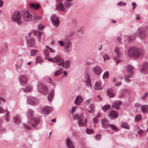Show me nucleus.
I'll list each match as a JSON object with an SVG mask.
<instances>
[{
  "instance_id": "1",
  "label": "nucleus",
  "mask_w": 148,
  "mask_h": 148,
  "mask_svg": "<svg viewBox=\"0 0 148 148\" xmlns=\"http://www.w3.org/2000/svg\"><path fill=\"white\" fill-rule=\"evenodd\" d=\"M128 54L130 57L133 56L134 57H139L143 55L142 51L139 50L137 48L133 47L130 48L128 50Z\"/></svg>"
},
{
  "instance_id": "2",
  "label": "nucleus",
  "mask_w": 148,
  "mask_h": 148,
  "mask_svg": "<svg viewBox=\"0 0 148 148\" xmlns=\"http://www.w3.org/2000/svg\"><path fill=\"white\" fill-rule=\"evenodd\" d=\"M101 125L102 127L105 129H107L110 127L112 130L116 132L119 131L118 129L115 125L112 124H109L106 119H102L101 120Z\"/></svg>"
},
{
  "instance_id": "3",
  "label": "nucleus",
  "mask_w": 148,
  "mask_h": 148,
  "mask_svg": "<svg viewBox=\"0 0 148 148\" xmlns=\"http://www.w3.org/2000/svg\"><path fill=\"white\" fill-rule=\"evenodd\" d=\"M21 16L20 13L18 11L15 12L12 16V20L17 23L18 25H20L22 23L21 21Z\"/></svg>"
},
{
  "instance_id": "4",
  "label": "nucleus",
  "mask_w": 148,
  "mask_h": 148,
  "mask_svg": "<svg viewBox=\"0 0 148 148\" xmlns=\"http://www.w3.org/2000/svg\"><path fill=\"white\" fill-rule=\"evenodd\" d=\"M22 14L23 20L25 21L30 22L32 20V16L27 10H23Z\"/></svg>"
},
{
  "instance_id": "5",
  "label": "nucleus",
  "mask_w": 148,
  "mask_h": 148,
  "mask_svg": "<svg viewBox=\"0 0 148 148\" xmlns=\"http://www.w3.org/2000/svg\"><path fill=\"white\" fill-rule=\"evenodd\" d=\"M39 119V118H34L31 120V121L28 122L27 125H25V128L27 130L31 129V126L33 127H35L38 123Z\"/></svg>"
},
{
  "instance_id": "6",
  "label": "nucleus",
  "mask_w": 148,
  "mask_h": 148,
  "mask_svg": "<svg viewBox=\"0 0 148 148\" xmlns=\"http://www.w3.org/2000/svg\"><path fill=\"white\" fill-rule=\"evenodd\" d=\"M50 57H49L47 58L49 61L54 62H56L58 63V65L62 64L63 62L64 61L63 59L59 56H57L53 58H50Z\"/></svg>"
},
{
  "instance_id": "7",
  "label": "nucleus",
  "mask_w": 148,
  "mask_h": 148,
  "mask_svg": "<svg viewBox=\"0 0 148 148\" xmlns=\"http://www.w3.org/2000/svg\"><path fill=\"white\" fill-rule=\"evenodd\" d=\"M38 91L41 93L46 94L48 92L49 90L45 85L41 83H39L38 84Z\"/></svg>"
},
{
  "instance_id": "8",
  "label": "nucleus",
  "mask_w": 148,
  "mask_h": 148,
  "mask_svg": "<svg viewBox=\"0 0 148 148\" xmlns=\"http://www.w3.org/2000/svg\"><path fill=\"white\" fill-rule=\"evenodd\" d=\"M46 48H47V49L44 51L45 56H48L49 55H50V56L49 57H50V58H51V57L53 56L55 51L47 46H46Z\"/></svg>"
},
{
  "instance_id": "9",
  "label": "nucleus",
  "mask_w": 148,
  "mask_h": 148,
  "mask_svg": "<svg viewBox=\"0 0 148 148\" xmlns=\"http://www.w3.org/2000/svg\"><path fill=\"white\" fill-rule=\"evenodd\" d=\"M51 19L52 21V23L55 27H57L59 24V21L58 17L55 14H52L51 17Z\"/></svg>"
},
{
  "instance_id": "10",
  "label": "nucleus",
  "mask_w": 148,
  "mask_h": 148,
  "mask_svg": "<svg viewBox=\"0 0 148 148\" xmlns=\"http://www.w3.org/2000/svg\"><path fill=\"white\" fill-rule=\"evenodd\" d=\"M73 118L77 119L79 120L78 123L79 126H82V124H84L86 121V119L85 121H84V117L82 114L80 116H78L77 114H76L73 116Z\"/></svg>"
},
{
  "instance_id": "11",
  "label": "nucleus",
  "mask_w": 148,
  "mask_h": 148,
  "mask_svg": "<svg viewBox=\"0 0 148 148\" xmlns=\"http://www.w3.org/2000/svg\"><path fill=\"white\" fill-rule=\"evenodd\" d=\"M114 51L116 53L117 56L114 57V59L116 62V64H117L119 62V60L118 58L120 57L121 55V53L120 52V49L119 48L115 47L114 49Z\"/></svg>"
},
{
  "instance_id": "12",
  "label": "nucleus",
  "mask_w": 148,
  "mask_h": 148,
  "mask_svg": "<svg viewBox=\"0 0 148 148\" xmlns=\"http://www.w3.org/2000/svg\"><path fill=\"white\" fill-rule=\"evenodd\" d=\"M19 80L21 84L23 86H24L27 84L28 79L26 75H22L20 76Z\"/></svg>"
},
{
  "instance_id": "13",
  "label": "nucleus",
  "mask_w": 148,
  "mask_h": 148,
  "mask_svg": "<svg viewBox=\"0 0 148 148\" xmlns=\"http://www.w3.org/2000/svg\"><path fill=\"white\" fill-rule=\"evenodd\" d=\"M28 103L33 105H36L39 103L38 100L33 97H29L28 98Z\"/></svg>"
},
{
  "instance_id": "14",
  "label": "nucleus",
  "mask_w": 148,
  "mask_h": 148,
  "mask_svg": "<svg viewBox=\"0 0 148 148\" xmlns=\"http://www.w3.org/2000/svg\"><path fill=\"white\" fill-rule=\"evenodd\" d=\"M83 81L85 83L86 86L87 87H89L90 86V88L91 89V82L89 78V75L88 74H86L85 75V78L83 80Z\"/></svg>"
},
{
  "instance_id": "15",
  "label": "nucleus",
  "mask_w": 148,
  "mask_h": 148,
  "mask_svg": "<svg viewBox=\"0 0 148 148\" xmlns=\"http://www.w3.org/2000/svg\"><path fill=\"white\" fill-rule=\"evenodd\" d=\"M56 8L57 10L62 12H65L66 10L63 5L61 2L56 5Z\"/></svg>"
},
{
  "instance_id": "16",
  "label": "nucleus",
  "mask_w": 148,
  "mask_h": 148,
  "mask_svg": "<svg viewBox=\"0 0 148 148\" xmlns=\"http://www.w3.org/2000/svg\"><path fill=\"white\" fill-rule=\"evenodd\" d=\"M92 71L95 74L99 75L102 71L101 68L99 66H95L92 68Z\"/></svg>"
},
{
  "instance_id": "17",
  "label": "nucleus",
  "mask_w": 148,
  "mask_h": 148,
  "mask_svg": "<svg viewBox=\"0 0 148 148\" xmlns=\"http://www.w3.org/2000/svg\"><path fill=\"white\" fill-rule=\"evenodd\" d=\"M65 49L66 51L69 52L71 51L72 47L71 42L69 41H67L65 42Z\"/></svg>"
},
{
  "instance_id": "18",
  "label": "nucleus",
  "mask_w": 148,
  "mask_h": 148,
  "mask_svg": "<svg viewBox=\"0 0 148 148\" xmlns=\"http://www.w3.org/2000/svg\"><path fill=\"white\" fill-rule=\"evenodd\" d=\"M52 110V109L51 107L47 106L44 108L42 109V111L43 114H48L50 113Z\"/></svg>"
},
{
  "instance_id": "19",
  "label": "nucleus",
  "mask_w": 148,
  "mask_h": 148,
  "mask_svg": "<svg viewBox=\"0 0 148 148\" xmlns=\"http://www.w3.org/2000/svg\"><path fill=\"white\" fill-rule=\"evenodd\" d=\"M108 115L111 118H114L117 117L119 114L117 111L112 110L109 112Z\"/></svg>"
},
{
  "instance_id": "20",
  "label": "nucleus",
  "mask_w": 148,
  "mask_h": 148,
  "mask_svg": "<svg viewBox=\"0 0 148 148\" xmlns=\"http://www.w3.org/2000/svg\"><path fill=\"white\" fill-rule=\"evenodd\" d=\"M29 6L31 9L36 10L39 8L40 7V5L38 3H31L29 4Z\"/></svg>"
},
{
  "instance_id": "21",
  "label": "nucleus",
  "mask_w": 148,
  "mask_h": 148,
  "mask_svg": "<svg viewBox=\"0 0 148 148\" xmlns=\"http://www.w3.org/2000/svg\"><path fill=\"white\" fill-rule=\"evenodd\" d=\"M121 104L120 101H115L114 102L112 106V108H114L116 110H118Z\"/></svg>"
},
{
  "instance_id": "22",
  "label": "nucleus",
  "mask_w": 148,
  "mask_h": 148,
  "mask_svg": "<svg viewBox=\"0 0 148 148\" xmlns=\"http://www.w3.org/2000/svg\"><path fill=\"white\" fill-rule=\"evenodd\" d=\"M83 100V99L82 97L81 96H78L76 97L75 100V103L77 105H79L82 102Z\"/></svg>"
},
{
  "instance_id": "23",
  "label": "nucleus",
  "mask_w": 148,
  "mask_h": 148,
  "mask_svg": "<svg viewBox=\"0 0 148 148\" xmlns=\"http://www.w3.org/2000/svg\"><path fill=\"white\" fill-rule=\"evenodd\" d=\"M54 91L53 90H51L48 96V99L49 102H51L54 98Z\"/></svg>"
},
{
  "instance_id": "24",
  "label": "nucleus",
  "mask_w": 148,
  "mask_h": 148,
  "mask_svg": "<svg viewBox=\"0 0 148 148\" xmlns=\"http://www.w3.org/2000/svg\"><path fill=\"white\" fill-rule=\"evenodd\" d=\"M27 45L31 47H33L35 45V42L34 39L32 38H31L27 41Z\"/></svg>"
},
{
  "instance_id": "25",
  "label": "nucleus",
  "mask_w": 148,
  "mask_h": 148,
  "mask_svg": "<svg viewBox=\"0 0 148 148\" xmlns=\"http://www.w3.org/2000/svg\"><path fill=\"white\" fill-rule=\"evenodd\" d=\"M70 63V61L67 60L65 62V63L64 62V61H63L62 64L60 65L62 66L65 69H67L69 67Z\"/></svg>"
},
{
  "instance_id": "26",
  "label": "nucleus",
  "mask_w": 148,
  "mask_h": 148,
  "mask_svg": "<svg viewBox=\"0 0 148 148\" xmlns=\"http://www.w3.org/2000/svg\"><path fill=\"white\" fill-rule=\"evenodd\" d=\"M66 141L67 145L69 148H74V146L70 140V138H67Z\"/></svg>"
},
{
  "instance_id": "27",
  "label": "nucleus",
  "mask_w": 148,
  "mask_h": 148,
  "mask_svg": "<svg viewBox=\"0 0 148 148\" xmlns=\"http://www.w3.org/2000/svg\"><path fill=\"white\" fill-rule=\"evenodd\" d=\"M142 112L144 113L148 112V105H145L141 107Z\"/></svg>"
},
{
  "instance_id": "28",
  "label": "nucleus",
  "mask_w": 148,
  "mask_h": 148,
  "mask_svg": "<svg viewBox=\"0 0 148 148\" xmlns=\"http://www.w3.org/2000/svg\"><path fill=\"white\" fill-rule=\"evenodd\" d=\"M142 71L148 72V63H147L145 62L143 63Z\"/></svg>"
},
{
  "instance_id": "29",
  "label": "nucleus",
  "mask_w": 148,
  "mask_h": 148,
  "mask_svg": "<svg viewBox=\"0 0 148 148\" xmlns=\"http://www.w3.org/2000/svg\"><path fill=\"white\" fill-rule=\"evenodd\" d=\"M95 106L94 104H91L90 105L89 107V109L87 111L90 113H92L95 110Z\"/></svg>"
},
{
  "instance_id": "30",
  "label": "nucleus",
  "mask_w": 148,
  "mask_h": 148,
  "mask_svg": "<svg viewBox=\"0 0 148 148\" xmlns=\"http://www.w3.org/2000/svg\"><path fill=\"white\" fill-rule=\"evenodd\" d=\"M127 70L128 72L130 73H132L133 72L134 67L130 65H127L126 66Z\"/></svg>"
},
{
  "instance_id": "31",
  "label": "nucleus",
  "mask_w": 148,
  "mask_h": 148,
  "mask_svg": "<svg viewBox=\"0 0 148 148\" xmlns=\"http://www.w3.org/2000/svg\"><path fill=\"white\" fill-rule=\"evenodd\" d=\"M73 3L71 2H70L68 1H66L64 2V5L65 7L68 9L70 8L72 5Z\"/></svg>"
},
{
  "instance_id": "32",
  "label": "nucleus",
  "mask_w": 148,
  "mask_h": 148,
  "mask_svg": "<svg viewBox=\"0 0 148 148\" xmlns=\"http://www.w3.org/2000/svg\"><path fill=\"white\" fill-rule=\"evenodd\" d=\"M139 31L140 37L142 39H145V36L144 31L141 29H139Z\"/></svg>"
},
{
  "instance_id": "33",
  "label": "nucleus",
  "mask_w": 148,
  "mask_h": 148,
  "mask_svg": "<svg viewBox=\"0 0 148 148\" xmlns=\"http://www.w3.org/2000/svg\"><path fill=\"white\" fill-rule=\"evenodd\" d=\"M107 94L110 97H112L114 96V94L113 93V90L111 89H108L107 90Z\"/></svg>"
},
{
  "instance_id": "34",
  "label": "nucleus",
  "mask_w": 148,
  "mask_h": 148,
  "mask_svg": "<svg viewBox=\"0 0 148 148\" xmlns=\"http://www.w3.org/2000/svg\"><path fill=\"white\" fill-rule=\"evenodd\" d=\"M14 121L16 124H19L21 122L20 119L18 116L14 117Z\"/></svg>"
},
{
  "instance_id": "35",
  "label": "nucleus",
  "mask_w": 148,
  "mask_h": 148,
  "mask_svg": "<svg viewBox=\"0 0 148 148\" xmlns=\"http://www.w3.org/2000/svg\"><path fill=\"white\" fill-rule=\"evenodd\" d=\"M33 21L35 23H36L42 19V17L36 16H34L33 17Z\"/></svg>"
},
{
  "instance_id": "36",
  "label": "nucleus",
  "mask_w": 148,
  "mask_h": 148,
  "mask_svg": "<svg viewBox=\"0 0 148 148\" xmlns=\"http://www.w3.org/2000/svg\"><path fill=\"white\" fill-rule=\"evenodd\" d=\"M95 89V90H97L100 89H101V87L100 85V83L99 82H97L95 84L94 86Z\"/></svg>"
},
{
  "instance_id": "37",
  "label": "nucleus",
  "mask_w": 148,
  "mask_h": 148,
  "mask_svg": "<svg viewBox=\"0 0 148 148\" xmlns=\"http://www.w3.org/2000/svg\"><path fill=\"white\" fill-rule=\"evenodd\" d=\"M32 87L31 86H27L25 89H23V91L25 92H29L32 91Z\"/></svg>"
},
{
  "instance_id": "38",
  "label": "nucleus",
  "mask_w": 148,
  "mask_h": 148,
  "mask_svg": "<svg viewBox=\"0 0 148 148\" xmlns=\"http://www.w3.org/2000/svg\"><path fill=\"white\" fill-rule=\"evenodd\" d=\"M34 34L36 35H37L38 36V39L39 41L40 42V37L42 34V32L40 31H34Z\"/></svg>"
},
{
  "instance_id": "39",
  "label": "nucleus",
  "mask_w": 148,
  "mask_h": 148,
  "mask_svg": "<svg viewBox=\"0 0 148 148\" xmlns=\"http://www.w3.org/2000/svg\"><path fill=\"white\" fill-rule=\"evenodd\" d=\"M36 63H41L43 62V60L41 58L40 56H38L36 58Z\"/></svg>"
},
{
  "instance_id": "40",
  "label": "nucleus",
  "mask_w": 148,
  "mask_h": 148,
  "mask_svg": "<svg viewBox=\"0 0 148 148\" xmlns=\"http://www.w3.org/2000/svg\"><path fill=\"white\" fill-rule=\"evenodd\" d=\"M110 107V105L109 104L105 105L102 107V110L104 111L108 110Z\"/></svg>"
},
{
  "instance_id": "41",
  "label": "nucleus",
  "mask_w": 148,
  "mask_h": 148,
  "mask_svg": "<svg viewBox=\"0 0 148 148\" xmlns=\"http://www.w3.org/2000/svg\"><path fill=\"white\" fill-rule=\"evenodd\" d=\"M38 51V50L34 49L30 51V53L31 56H35Z\"/></svg>"
},
{
  "instance_id": "42",
  "label": "nucleus",
  "mask_w": 148,
  "mask_h": 148,
  "mask_svg": "<svg viewBox=\"0 0 148 148\" xmlns=\"http://www.w3.org/2000/svg\"><path fill=\"white\" fill-rule=\"evenodd\" d=\"M121 126L124 128L129 129V126L127 124V123H123L121 124Z\"/></svg>"
},
{
  "instance_id": "43",
  "label": "nucleus",
  "mask_w": 148,
  "mask_h": 148,
  "mask_svg": "<svg viewBox=\"0 0 148 148\" xmlns=\"http://www.w3.org/2000/svg\"><path fill=\"white\" fill-rule=\"evenodd\" d=\"M62 71V69L61 68L59 69L58 71H57L55 73V77H57L60 74Z\"/></svg>"
},
{
  "instance_id": "44",
  "label": "nucleus",
  "mask_w": 148,
  "mask_h": 148,
  "mask_svg": "<svg viewBox=\"0 0 148 148\" xmlns=\"http://www.w3.org/2000/svg\"><path fill=\"white\" fill-rule=\"evenodd\" d=\"M141 119V116L140 115H138L135 117V121L136 122H139Z\"/></svg>"
},
{
  "instance_id": "45",
  "label": "nucleus",
  "mask_w": 148,
  "mask_h": 148,
  "mask_svg": "<svg viewBox=\"0 0 148 148\" xmlns=\"http://www.w3.org/2000/svg\"><path fill=\"white\" fill-rule=\"evenodd\" d=\"M86 132L88 134H91L94 133V132L92 130L90 129H87Z\"/></svg>"
},
{
  "instance_id": "46",
  "label": "nucleus",
  "mask_w": 148,
  "mask_h": 148,
  "mask_svg": "<svg viewBox=\"0 0 148 148\" xmlns=\"http://www.w3.org/2000/svg\"><path fill=\"white\" fill-rule=\"evenodd\" d=\"M109 76V73L108 71H106L103 74V79H104L107 78Z\"/></svg>"
},
{
  "instance_id": "47",
  "label": "nucleus",
  "mask_w": 148,
  "mask_h": 148,
  "mask_svg": "<svg viewBox=\"0 0 148 148\" xmlns=\"http://www.w3.org/2000/svg\"><path fill=\"white\" fill-rule=\"evenodd\" d=\"M131 77V75H129L128 76H125L124 78L125 81L127 82H129L130 81V80L129 79Z\"/></svg>"
},
{
  "instance_id": "48",
  "label": "nucleus",
  "mask_w": 148,
  "mask_h": 148,
  "mask_svg": "<svg viewBox=\"0 0 148 148\" xmlns=\"http://www.w3.org/2000/svg\"><path fill=\"white\" fill-rule=\"evenodd\" d=\"M138 133L140 136H144L145 135V132L142 130H140L138 131Z\"/></svg>"
},
{
  "instance_id": "49",
  "label": "nucleus",
  "mask_w": 148,
  "mask_h": 148,
  "mask_svg": "<svg viewBox=\"0 0 148 148\" xmlns=\"http://www.w3.org/2000/svg\"><path fill=\"white\" fill-rule=\"evenodd\" d=\"M126 5L125 3H124L122 1H120L117 3V5L121 6H125Z\"/></svg>"
},
{
  "instance_id": "50",
  "label": "nucleus",
  "mask_w": 148,
  "mask_h": 148,
  "mask_svg": "<svg viewBox=\"0 0 148 148\" xmlns=\"http://www.w3.org/2000/svg\"><path fill=\"white\" fill-rule=\"evenodd\" d=\"M148 95V92L145 93L144 95L142 97V99L143 100H145L146 98L147 97Z\"/></svg>"
},
{
  "instance_id": "51",
  "label": "nucleus",
  "mask_w": 148,
  "mask_h": 148,
  "mask_svg": "<svg viewBox=\"0 0 148 148\" xmlns=\"http://www.w3.org/2000/svg\"><path fill=\"white\" fill-rule=\"evenodd\" d=\"M95 138L96 140H99L101 138V135L100 134L97 135L95 136Z\"/></svg>"
},
{
  "instance_id": "52",
  "label": "nucleus",
  "mask_w": 148,
  "mask_h": 148,
  "mask_svg": "<svg viewBox=\"0 0 148 148\" xmlns=\"http://www.w3.org/2000/svg\"><path fill=\"white\" fill-rule=\"evenodd\" d=\"M103 58L104 59L105 61L106 60L108 59L109 58L108 56L107 55H104L103 57Z\"/></svg>"
},
{
  "instance_id": "53",
  "label": "nucleus",
  "mask_w": 148,
  "mask_h": 148,
  "mask_svg": "<svg viewBox=\"0 0 148 148\" xmlns=\"http://www.w3.org/2000/svg\"><path fill=\"white\" fill-rule=\"evenodd\" d=\"M93 121L95 123H97L98 122V120L96 117H94L93 119Z\"/></svg>"
},
{
  "instance_id": "54",
  "label": "nucleus",
  "mask_w": 148,
  "mask_h": 148,
  "mask_svg": "<svg viewBox=\"0 0 148 148\" xmlns=\"http://www.w3.org/2000/svg\"><path fill=\"white\" fill-rule=\"evenodd\" d=\"M58 42L61 46H63L64 45V43L62 41H58Z\"/></svg>"
},
{
  "instance_id": "55",
  "label": "nucleus",
  "mask_w": 148,
  "mask_h": 148,
  "mask_svg": "<svg viewBox=\"0 0 148 148\" xmlns=\"http://www.w3.org/2000/svg\"><path fill=\"white\" fill-rule=\"evenodd\" d=\"M38 28L39 29L42 30L43 29L44 27L40 25H39L38 26Z\"/></svg>"
},
{
  "instance_id": "56",
  "label": "nucleus",
  "mask_w": 148,
  "mask_h": 148,
  "mask_svg": "<svg viewBox=\"0 0 148 148\" xmlns=\"http://www.w3.org/2000/svg\"><path fill=\"white\" fill-rule=\"evenodd\" d=\"M132 5L133 6V7L132 8V9L134 10L136 6V4L135 2H132Z\"/></svg>"
},
{
  "instance_id": "57",
  "label": "nucleus",
  "mask_w": 148,
  "mask_h": 148,
  "mask_svg": "<svg viewBox=\"0 0 148 148\" xmlns=\"http://www.w3.org/2000/svg\"><path fill=\"white\" fill-rule=\"evenodd\" d=\"M91 99H88L86 100L85 102V103L87 105H88L90 102Z\"/></svg>"
},
{
  "instance_id": "58",
  "label": "nucleus",
  "mask_w": 148,
  "mask_h": 148,
  "mask_svg": "<svg viewBox=\"0 0 148 148\" xmlns=\"http://www.w3.org/2000/svg\"><path fill=\"white\" fill-rule=\"evenodd\" d=\"M75 107H73L72 108L71 111H72V114H73V112H74L75 111Z\"/></svg>"
},
{
  "instance_id": "59",
  "label": "nucleus",
  "mask_w": 148,
  "mask_h": 148,
  "mask_svg": "<svg viewBox=\"0 0 148 148\" xmlns=\"http://www.w3.org/2000/svg\"><path fill=\"white\" fill-rule=\"evenodd\" d=\"M129 41H131L133 39H134V36H132L129 37Z\"/></svg>"
},
{
  "instance_id": "60",
  "label": "nucleus",
  "mask_w": 148,
  "mask_h": 148,
  "mask_svg": "<svg viewBox=\"0 0 148 148\" xmlns=\"http://www.w3.org/2000/svg\"><path fill=\"white\" fill-rule=\"evenodd\" d=\"M5 111V110H4L0 106V113H2Z\"/></svg>"
},
{
  "instance_id": "61",
  "label": "nucleus",
  "mask_w": 148,
  "mask_h": 148,
  "mask_svg": "<svg viewBox=\"0 0 148 148\" xmlns=\"http://www.w3.org/2000/svg\"><path fill=\"white\" fill-rule=\"evenodd\" d=\"M33 114V112L32 110H29V115H32Z\"/></svg>"
},
{
  "instance_id": "62",
  "label": "nucleus",
  "mask_w": 148,
  "mask_h": 148,
  "mask_svg": "<svg viewBox=\"0 0 148 148\" xmlns=\"http://www.w3.org/2000/svg\"><path fill=\"white\" fill-rule=\"evenodd\" d=\"M3 4V1L2 0H0V7H1Z\"/></svg>"
},
{
  "instance_id": "63",
  "label": "nucleus",
  "mask_w": 148,
  "mask_h": 148,
  "mask_svg": "<svg viewBox=\"0 0 148 148\" xmlns=\"http://www.w3.org/2000/svg\"><path fill=\"white\" fill-rule=\"evenodd\" d=\"M121 84V82H119L118 83H116L115 84V85L116 86H119Z\"/></svg>"
},
{
  "instance_id": "64",
  "label": "nucleus",
  "mask_w": 148,
  "mask_h": 148,
  "mask_svg": "<svg viewBox=\"0 0 148 148\" xmlns=\"http://www.w3.org/2000/svg\"><path fill=\"white\" fill-rule=\"evenodd\" d=\"M6 121H9V118H8V115H6V117L5 119Z\"/></svg>"
}]
</instances>
